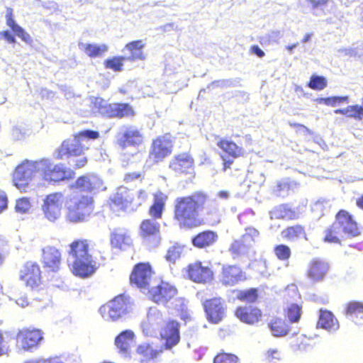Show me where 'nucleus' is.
<instances>
[{"mask_svg": "<svg viewBox=\"0 0 363 363\" xmlns=\"http://www.w3.org/2000/svg\"><path fill=\"white\" fill-rule=\"evenodd\" d=\"M6 25L13 31V33L26 43H30L32 38L30 35L20 26H18L13 17V11L11 8L6 9Z\"/></svg>", "mask_w": 363, "mask_h": 363, "instance_id": "36", "label": "nucleus"}, {"mask_svg": "<svg viewBox=\"0 0 363 363\" xmlns=\"http://www.w3.org/2000/svg\"><path fill=\"white\" fill-rule=\"evenodd\" d=\"M63 200L64 196L61 192L52 193L45 196L42 209L48 220L55 222L60 218Z\"/></svg>", "mask_w": 363, "mask_h": 363, "instance_id": "17", "label": "nucleus"}, {"mask_svg": "<svg viewBox=\"0 0 363 363\" xmlns=\"http://www.w3.org/2000/svg\"><path fill=\"white\" fill-rule=\"evenodd\" d=\"M132 306L128 296L119 294L101 305L99 313L105 321L115 323L128 315L132 311Z\"/></svg>", "mask_w": 363, "mask_h": 363, "instance_id": "7", "label": "nucleus"}, {"mask_svg": "<svg viewBox=\"0 0 363 363\" xmlns=\"http://www.w3.org/2000/svg\"><path fill=\"white\" fill-rule=\"evenodd\" d=\"M16 340L23 351L32 352L41 345L44 333L39 328L25 327L18 330Z\"/></svg>", "mask_w": 363, "mask_h": 363, "instance_id": "10", "label": "nucleus"}, {"mask_svg": "<svg viewBox=\"0 0 363 363\" xmlns=\"http://www.w3.org/2000/svg\"><path fill=\"white\" fill-rule=\"evenodd\" d=\"M169 168L178 174H188L194 172V160L188 152H181L171 160Z\"/></svg>", "mask_w": 363, "mask_h": 363, "instance_id": "22", "label": "nucleus"}, {"mask_svg": "<svg viewBox=\"0 0 363 363\" xmlns=\"http://www.w3.org/2000/svg\"><path fill=\"white\" fill-rule=\"evenodd\" d=\"M145 43L142 40L128 43L125 45V49L129 52L130 55L126 57V60L130 62L144 60L145 59V55L143 51Z\"/></svg>", "mask_w": 363, "mask_h": 363, "instance_id": "37", "label": "nucleus"}, {"mask_svg": "<svg viewBox=\"0 0 363 363\" xmlns=\"http://www.w3.org/2000/svg\"><path fill=\"white\" fill-rule=\"evenodd\" d=\"M247 279L245 272L236 264L223 266L220 272V281L226 286H233Z\"/></svg>", "mask_w": 363, "mask_h": 363, "instance_id": "21", "label": "nucleus"}, {"mask_svg": "<svg viewBox=\"0 0 363 363\" xmlns=\"http://www.w3.org/2000/svg\"><path fill=\"white\" fill-rule=\"evenodd\" d=\"M93 242L86 238L74 239L69 245L68 255L72 259V272L77 277L86 278L93 274L97 267L93 259Z\"/></svg>", "mask_w": 363, "mask_h": 363, "instance_id": "3", "label": "nucleus"}, {"mask_svg": "<svg viewBox=\"0 0 363 363\" xmlns=\"http://www.w3.org/2000/svg\"><path fill=\"white\" fill-rule=\"evenodd\" d=\"M145 137L141 130L135 126H129L118 135L116 144L122 149L138 147L144 143Z\"/></svg>", "mask_w": 363, "mask_h": 363, "instance_id": "19", "label": "nucleus"}, {"mask_svg": "<svg viewBox=\"0 0 363 363\" xmlns=\"http://www.w3.org/2000/svg\"><path fill=\"white\" fill-rule=\"evenodd\" d=\"M125 60H127L125 56H115L104 60V65L106 69L118 72L123 69V62Z\"/></svg>", "mask_w": 363, "mask_h": 363, "instance_id": "47", "label": "nucleus"}, {"mask_svg": "<svg viewBox=\"0 0 363 363\" xmlns=\"http://www.w3.org/2000/svg\"><path fill=\"white\" fill-rule=\"evenodd\" d=\"M39 173L42 179L48 183H60L72 180L75 172L63 163L54 164L50 159L43 157L37 160H23L14 169L13 182L21 191H25L30 181Z\"/></svg>", "mask_w": 363, "mask_h": 363, "instance_id": "1", "label": "nucleus"}, {"mask_svg": "<svg viewBox=\"0 0 363 363\" xmlns=\"http://www.w3.org/2000/svg\"><path fill=\"white\" fill-rule=\"evenodd\" d=\"M160 336L164 340V348L172 349L180 341L179 323L177 320H169L162 328Z\"/></svg>", "mask_w": 363, "mask_h": 363, "instance_id": "23", "label": "nucleus"}, {"mask_svg": "<svg viewBox=\"0 0 363 363\" xmlns=\"http://www.w3.org/2000/svg\"><path fill=\"white\" fill-rule=\"evenodd\" d=\"M110 245L113 249L125 250L133 246V240L128 230L117 228L110 233Z\"/></svg>", "mask_w": 363, "mask_h": 363, "instance_id": "25", "label": "nucleus"}, {"mask_svg": "<svg viewBox=\"0 0 363 363\" xmlns=\"http://www.w3.org/2000/svg\"><path fill=\"white\" fill-rule=\"evenodd\" d=\"M107 50L108 46L105 44L96 45L88 43L84 45V52L91 58L101 57Z\"/></svg>", "mask_w": 363, "mask_h": 363, "instance_id": "45", "label": "nucleus"}, {"mask_svg": "<svg viewBox=\"0 0 363 363\" xmlns=\"http://www.w3.org/2000/svg\"><path fill=\"white\" fill-rule=\"evenodd\" d=\"M134 338L133 330H125L115 337L114 344L120 353L126 354L130 352Z\"/></svg>", "mask_w": 363, "mask_h": 363, "instance_id": "34", "label": "nucleus"}, {"mask_svg": "<svg viewBox=\"0 0 363 363\" xmlns=\"http://www.w3.org/2000/svg\"><path fill=\"white\" fill-rule=\"evenodd\" d=\"M112 103H108L101 97H94L90 103V108L95 115L110 118Z\"/></svg>", "mask_w": 363, "mask_h": 363, "instance_id": "38", "label": "nucleus"}, {"mask_svg": "<svg viewBox=\"0 0 363 363\" xmlns=\"http://www.w3.org/2000/svg\"><path fill=\"white\" fill-rule=\"evenodd\" d=\"M187 278L196 284H205L214 279V272L208 262L196 260L185 269Z\"/></svg>", "mask_w": 363, "mask_h": 363, "instance_id": "12", "label": "nucleus"}, {"mask_svg": "<svg viewBox=\"0 0 363 363\" xmlns=\"http://www.w3.org/2000/svg\"><path fill=\"white\" fill-rule=\"evenodd\" d=\"M281 238L288 242H296L300 239L308 240L306 227L299 223L288 225L280 233Z\"/></svg>", "mask_w": 363, "mask_h": 363, "instance_id": "32", "label": "nucleus"}, {"mask_svg": "<svg viewBox=\"0 0 363 363\" xmlns=\"http://www.w3.org/2000/svg\"><path fill=\"white\" fill-rule=\"evenodd\" d=\"M161 350H155L150 344L144 343L138 346L136 354L140 363H150L160 354Z\"/></svg>", "mask_w": 363, "mask_h": 363, "instance_id": "39", "label": "nucleus"}, {"mask_svg": "<svg viewBox=\"0 0 363 363\" xmlns=\"http://www.w3.org/2000/svg\"><path fill=\"white\" fill-rule=\"evenodd\" d=\"M76 138L82 143L84 138L95 140L99 138V133L93 130H84L74 133Z\"/></svg>", "mask_w": 363, "mask_h": 363, "instance_id": "55", "label": "nucleus"}, {"mask_svg": "<svg viewBox=\"0 0 363 363\" xmlns=\"http://www.w3.org/2000/svg\"><path fill=\"white\" fill-rule=\"evenodd\" d=\"M287 304L284 309V316L291 323H298L302 314L301 295L297 288L287 289L284 294Z\"/></svg>", "mask_w": 363, "mask_h": 363, "instance_id": "13", "label": "nucleus"}, {"mask_svg": "<svg viewBox=\"0 0 363 363\" xmlns=\"http://www.w3.org/2000/svg\"><path fill=\"white\" fill-rule=\"evenodd\" d=\"M272 220H295L299 218V213L289 203H282L272 208L269 212Z\"/></svg>", "mask_w": 363, "mask_h": 363, "instance_id": "31", "label": "nucleus"}, {"mask_svg": "<svg viewBox=\"0 0 363 363\" xmlns=\"http://www.w3.org/2000/svg\"><path fill=\"white\" fill-rule=\"evenodd\" d=\"M173 149V137L169 133L157 136L151 143L149 159L155 163L162 162L169 156Z\"/></svg>", "mask_w": 363, "mask_h": 363, "instance_id": "11", "label": "nucleus"}, {"mask_svg": "<svg viewBox=\"0 0 363 363\" xmlns=\"http://www.w3.org/2000/svg\"><path fill=\"white\" fill-rule=\"evenodd\" d=\"M216 145L223 152L220 155H228L233 157H243L246 155L245 150L231 139L220 138L216 143Z\"/></svg>", "mask_w": 363, "mask_h": 363, "instance_id": "30", "label": "nucleus"}, {"mask_svg": "<svg viewBox=\"0 0 363 363\" xmlns=\"http://www.w3.org/2000/svg\"><path fill=\"white\" fill-rule=\"evenodd\" d=\"M272 335L275 337H283L290 331V326L281 318H274L269 323Z\"/></svg>", "mask_w": 363, "mask_h": 363, "instance_id": "41", "label": "nucleus"}, {"mask_svg": "<svg viewBox=\"0 0 363 363\" xmlns=\"http://www.w3.org/2000/svg\"><path fill=\"white\" fill-rule=\"evenodd\" d=\"M329 0H308V2L313 9L322 7L328 3Z\"/></svg>", "mask_w": 363, "mask_h": 363, "instance_id": "61", "label": "nucleus"}, {"mask_svg": "<svg viewBox=\"0 0 363 363\" xmlns=\"http://www.w3.org/2000/svg\"><path fill=\"white\" fill-rule=\"evenodd\" d=\"M218 240V235L211 230H202L191 238V244L197 249H206L213 246Z\"/></svg>", "mask_w": 363, "mask_h": 363, "instance_id": "27", "label": "nucleus"}, {"mask_svg": "<svg viewBox=\"0 0 363 363\" xmlns=\"http://www.w3.org/2000/svg\"><path fill=\"white\" fill-rule=\"evenodd\" d=\"M202 306L208 323L218 324L224 319L227 307L221 297L208 298Z\"/></svg>", "mask_w": 363, "mask_h": 363, "instance_id": "16", "label": "nucleus"}, {"mask_svg": "<svg viewBox=\"0 0 363 363\" xmlns=\"http://www.w3.org/2000/svg\"><path fill=\"white\" fill-rule=\"evenodd\" d=\"M316 328L328 331H336L339 329L340 324L337 319L330 311L320 308L319 310Z\"/></svg>", "mask_w": 363, "mask_h": 363, "instance_id": "33", "label": "nucleus"}, {"mask_svg": "<svg viewBox=\"0 0 363 363\" xmlns=\"http://www.w3.org/2000/svg\"><path fill=\"white\" fill-rule=\"evenodd\" d=\"M18 279L26 287L39 290L43 284V272L40 264L32 260L25 262L18 271Z\"/></svg>", "mask_w": 363, "mask_h": 363, "instance_id": "8", "label": "nucleus"}, {"mask_svg": "<svg viewBox=\"0 0 363 363\" xmlns=\"http://www.w3.org/2000/svg\"><path fill=\"white\" fill-rule=\"evenodd\" d=\"M236 292V298L244 303H256L259 297V290L257 288H250L235 291Z\"/></svg>", "mask_w": 363, "mask_h": 363, "instance_id": "43", "label": "nucleus"}, {"mask_svg": "<svg viewBox=\"0 0 363 363\" xmlns=\"http://www.w3.org/2000/svg\"><path fill=\"white\" fill-rule=\"evenodd\" d=\"M26 363H65L60 357H50L48 358H41L27 362Z\"/></svg>", "mask_w": 363, "mask_h": 363, "instance_id": "59", "label": "nucleus"}, {"mask_svg": "<svg viewBox=\"0 0 363 363\" xmlns=\"http://www.w3.org/2000/svg\"><path fill=\"white\" fill-rule=\"evenodd\" d=\"M155 272L149 262L137 263L129 277L130 283L140 289H148Z\"/></svg>", "mask_w": 363, "mask_h": 363, "instance_id": "15", "label": "nucleus"}, {"mask_svg": "<svg viewBox=\"0 0 363 363\" xmlns=\"http://www.w3.org/2000/svg\"><path fill=\"white\" fill-rule=\"evenodd\" d=\"M182 252V247L179 245H174L171 246L166 254L167 260L171 262H175L176 260L180 258Z\"/></svg>", "mask_w": 363, "mask_h": 363, "instance_id": "52", "label": "nucleus"}, {"mask_svg": "<svg viewBox=\"0 0 363 363\" xmlns=\"http://www.w3.org/2000/svg\"><path fill=\"white\" fill-rule=\"evenodd\" d=\"M208 194L203 191H196L191 194L177 196L173 203V220L181 228L191 229L203 225L201 213L213 218L218 214L219 210Z\"/></svg>", "mask_w": 363, "mask_h": 363, "instance_id": "2", "label": "nucleus"}, {"mask_svg": "<svg viewBox=\"0 0 363 363\" xmlns=\"http://www.w3.org/2000/svg\"><path fill=\"white\" fill-rule=\"evenodd\" d=\"M133 194L126 188L121 187L113 194L107 201V208L115 216H120L133 207Z\"/></svg>", "mask_w": 363, "mask_h": 363, "instance_id": "9", "label": "nucleus"}, {"mask_svg": "<svg viewBox=\"0 0 363 363\" xmlns=\"http://www.w3.org/2000/svg\"><path fill=\"white\" fill-rule=\"evenodd\" d=\"M250 247L240 238L235 239L228 247V252L233 259H240L248 255Z\"/></svg>", "mask_w": 363, "mask_h": 363, "instance_id": "40", "label": "nucleus"}, {"mask_svg": "<svg viewBox=\"0 0 363 363\" xmlns=\"http://www.w3.org/2000/svg\"><path fill=\"white\" fill-rule=\"evenodd\" d=\"M235 315L241 322L254 325L262 318V311L258 307L253 306H240L235 310Z\"/></svg>", "mask_w": 363, "mask_h": 363, "instance_id": "24", "label": "nucleus"}, {"mask_svg": "<svg viewBox=\"0 0 363 363\" xmlns=\"http://www.w3.org/2000/svg\"><path fill=\"white\" fill-rule=\"evenodd\" d=\"M147 296L152 303L168 310L179 311L185 308V299L179 296L177 286L167 281L160 280L150 286Z\"/></svg>", "mask_w": 363, "mask_h": 363, "instance_id": "4", "label": "nucleus"}, {"mask_svg": "<svg viewBox=\"0 0 363 363\" xmlns=\"http://www.w3.org/2000/svg\"><path fill=\"white\" fill-rule=\"evenodd\" d=\"M16 303L22 308L29 305V301L25 296H21L16 300Z\"/></svg>", "mask_w": 363, "mask_h": 363, "instance_id": "64", "label": "nucleus"}, {"mask_svg": "<svg viewBox=\"0 0 363 363\" xmlns=\"http://www.w3.org/2000/svg\"><path fill=\"white\" fill-rule=\"evenodd\" d=\"M345 315L352 318L360 317L363 319V303L359 301H350L345 306Z\"/></svg>", "mask_w": 363, "mask_h": 363, "instance_id": "46", "label": "nucleus"}, {"mask_svg": "<svg viewBox=\"0 0 363 363\" xmlns=\"http://www.w3.org/2000/svg\"><path fill=\"white\" fill-rule=\"evenodd\" d=\"M31 207L30 201L27 198H21L16 201L15 209L20 213H26L28 212Z\"/></svg>", "mask_w": 363, "mask_h": 363, "instance_id": "56", "label": "nucleus"}, {"mask_svg": "<svg viewBox=\"0 0 363 363\" xmlns=\"http://www.w3.org/2000/svg\"><path fill=\"white\" fill-rule=\"evenodd\" d=\"M1 35H2L6 40V41L10 43H16L15 37L9 30L1 32Z\"/></svg>", "mask_w": 363, "mask_h": 363, "instance_id": "63", "label": "nucleus"}, {"mask_svg": "<svg viewBox=\"0 0 363 363\" xmlns=\"http://www.w3.org/2000/svg\"><path fill=\"white\" fill-rule=\"evenodd\" d=\"M9 351V347L4 337L3 331L0 330V356L6 354Z\"/></svg>", "mask_w": 363, "mask_h": 363, "instance_id": "60", "label": "nucleus"}, {"mask_svg": "<svg viewBox=\"0 0 363 363\" xmlns=\"http://www.w3.org/2000/svg\"><path fill=\"white\" fill-rule=\"evenodd\" d=\"M330 270V264L328 261L315 257L308 262L306 276L312 283H320L327 278Z\"/></svg>", "mask_w": 363, "mask_h": 363, "instance_id": "18", "label": "nucleus"}, {"mask_svg": "<svg viewBox=\"0 0 363 363\" xmlns=\"http://www.w3.org/2000/svg\"><path fill=\"white\" fill-rule=\"evenodd\" d=\"M328 85V80L325 77L313 74L308 82V87L313 90L320 91L324 89Z\"/></svg>", "mask_w": 363, "mask_h": 363, "instance_id": "49", "label": "nucleus"}, {"mask_svg": "<svg viewBox=\"0 0 363 363\" xmlns=\"http://www.w3.org/2000/svg\"><path fill=\"white\" fill-rule=\"evenodd\" d=\"M259 237V232L254 227H247L245 230V233L240 238L245 242L250 248L252 247L253 244Z\"/></svg>", "mask_w": 363, "mask_h": 363, "instance_id": "48", "label": "nucleus"}, {"mask_svg": "<svg viewBox=\"0 0 363 363\" xmlns=\"http://www.w3.org/2000/svg\"><path fill=\"white\" fill-rule=\"evenodd\" d=\"M342 235V230L333 222L325 230L323 241L328 243L340 244Z\"/></svg>", "mask_w": 363, "mask_h": 363, "instance_id": "42", "label": "nucleus"}, {"mask_svg": "<svg viewBox=\"0 0 363 363\" xmlns=\"http://www.w3.org/2000/svg\"><path fill=\"white\" fill-rule=\"evenodd\" d=\"M62 254L55 247L48 246L43 249L41 262L48 273H57L62 267Z\"/></svg>", "mask_w": 363, "mask_h": 363, "instance_id": "20", "label": "nucleus"}, {"mask_svg": "<svg viewBox=\"0 0 363 363\" xmlns=\"http://www.w3.org/2000/svg\"><path fill=\"white\" fill-rule=\"evenodd\" d=\"M363 106L359 105H352L347 106V118H353L357 120L362 119L363 114Z\"/></svg>", "mask_w": 363, "mask_h": 363, "instance_id": "54", "label": "nucleus"}, {"mask_svg": "<svg viewBox=\"0 0 363 363\" xmlns=\"http://www.w3.org/2000/svg\"><path fill=\"white\" fill-rule=\"evenodd\" d=\"M213 363H240V359L233 353L221 351L214 357Z\"/></svg>", "mask_w": 363, "mask_h": 363, "instance_id": "50", "label": "nucleus"}, {"mask_svg": "<svg viewBox=\"0 0 363 363\" xmlns=\"http://www.w3.org/2000/svg\"><path fill=\"white\" fill-rule=\"evenodd\" d=\"M86 150L88 147L80 143L76 135L73 134L72 138L62 140L60 145L56 148L55 158L57 160L72 159L74 168L81 169L84 167L88 162V159L84 155V152Z\"/></svg>", "mask_w": 363, "mask_h": 363, "instance_id": "6", "label": "nucleus"}, {"mask_svg": "<svg viewBox=\"0 0 363 363\" xmlns=\"http://www.w3.org/2000/svg\"><path fill=\"white\" fill-rule=\"evenodd\" d=\"M250 52L259 57H263L265 55L264 52L257 45L250 47Z\"/></svg>", "mask_w": 363, "mask_h": 363, "instance_id": "62", "label": "nucleus"}, {"mask_svg": "<svg viewBox=\"0 0 363 363\" xmlns=\"http://www.w3.org/2000/svg\"><path fill=\"white\" fill-rule=\"evenodd\" d=\"M265 359L269 362L281 359V352L278 349H269L264 354Z\"/></svg>", "mask_w": 363, "mask_h": 363, "instance_id": "58", "label": "nucleus"}, {"mask_svg": "<svg viewBox=\"0 0 363 363\" xmlns=\"http://www.w3.org/2000/svg\"><path fill=\"white\" fill-rule=\"evenodd\" d=\"M167 199V196L162 191H157L153 194V201L147 211L150 218L157 220L162 218Z\"/></svg>", "mask_w": 363, "mask_h": 363, "instance_id": "29", "label": "nucleus"}, {"mask_svg": "<svg viewBox=\"0 0 363 363\" xmlns=\"http://www.w3.org/2000/svg\"><path fill=\"white\" fill-rule=\"evenodd\" d=\"M222 161V171L223 172H228L233 169L235 164V160L238 157H233L228 155H220Z\"/></svg>", "mask_w": 363, "mask_h": 363, "instance_id": "57", "label": "nucleus"}, {"mask_svg": "<svg viewBox=\"0 0 363 363\" xmlns=\"http://www.w3.org/2000/svg\"><path fill=\"white\" fill-rule=\"evenodd\" d=\"M147 318L149 324H160L163 320L162 313L157 308H150L147 312Z\"/></svg>", "mask_w": 363, "mask_h": 363, "instance_id": "53", "label": "nucleus"}, {"mask_svg": "<svg viewBox=\"0 0 363 363\" xmlns=\"http://www.w3.org/2000/svg\"><path fill=\"white\" fill-rule=\"evenodd\" d=\"M160 224L157 220L152 218L143 219L139 225V235L144 240L149 241L160 237Z\"/></svg>", "mask_w": 363, "mask_h": 363, "instance_id": "28", "label": "nucleus"}, {"mask_svg": "<svg viewBox=\"0 0 363 363\" xmlns=\"http://www.w3.org/2000/svg\"><path fill=\"white\" fill-rule=\"evenodd\" d=\"M318 103L324 104L327 106H335L338 104L348 102V96H330L325 98H319L317 99Z\"/></svg>", "mask_w": 363, "mask_h": 363, "instance_id": "51", "label": "nucleus"}, {"mask_svg": "<svg viewBox=\"0 0 363 363\" xmlns=\"http://www.w3.org/2000/svg\"><path fill=\"white\" fill-rule=\"evenodd\" d=\"M273 252L276 258L281 262H289L292 256L291 247L284 243L274 245Z\"/></svg>", "mask_w": 363, "mask_h": 363, "instance_id": "44", "label": "nucleus"}, {"mask_svg": "<svg viewBox=\"0 0 363 363\" xmlns=\"http://www.w3.org/2000/svg\"><path fill=\"white\" fill-rule=\"evenodd\" d=\"M135 114L133 106L128 103H112L110 118H133Z\"/></svg>", "mask_w": 363, "mask_h": 363, "instance_id": "35", "label": "nucleus"}, {"mask_svg": "<svg viewBox=\"0 0 363 363\" xmlns=\"http://www.w3.org/2000/svg\"><path fill=\"white\" fill-rule=\"evenodd\" d=\"M101 186V179L94 174H86L80 176L76 179L74 184V188L85 192H92L98 190Z\"/></svg>", "mask_w": 363, "mask_h": 363, "instance_id": "26", "label": "nucleus"}, {"mask_svg": "<svg viewBox=\"0 0 363 363\" xmlns=\"http://www.w3.org/2000/svg\"><path fill=\"white\" fill-rule=\"evenodd\" d=\"M95 203L90 196L73 197L66 205L65 220L69 223H82L95 215Z\"/></svg>", "mask_w": 363, "mask_h": 363, "instance_id": "5", "label": "nucleus"}, {"mask_svg": "<svg viewBox=\"0 0 363 363\" xmlns=\"http://www.w3.org/2000/svg\"><path fill=\"white\" fill-rule=\"evenodd\" d=\"M334 223L346 238H355L361 234L360 226L355 217L347 210H339L335 216Z\"/></svg>", "mask_w": 363, "mask_h": 363, "instance_id": "14", "label": "nucleus"}]
</instances>
